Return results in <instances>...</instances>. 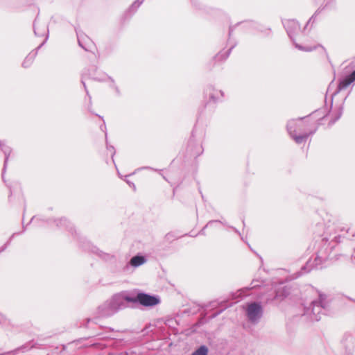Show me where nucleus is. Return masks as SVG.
<instances>
[{"label":"nucleus","mask_w":355,"mask_h":355,"mask_svg":"<svg viewBox=\"0 0 355 355\" xmlns=\"http://www.w3.org/2000/svg\"><path fill=\"white\" fill-rule=\"evenodd\" d=\"M139 303L146 306H155L159 302V300L155 296L140 293L137 295Z\"/></svg>","instance_id":"1"},{"label":"nucleus","mask_w":355,"mask_h":355,"mask_svg":"<svg viewBox=\"0 0 355 355\" xmlns=\"http://www.w3.org/2000/svg\"><path fill=\"white\" fill-rule=\"evenodd\" d=\"M261 315L262 310L259 304L254 303L249 306L248 309V315L251 320H256L259 318Z\"/></svg>","instance_id":"2"},{"label":"nucleus","mask_w":355,"mask_h":355,"mask_svg":"<svg viewBox=\"0 0 355 355\" xmlns=\"http://www.w3.org/2000/svg\"><path fill=\"white\" fill-rule=\"evenodd\" d=\"M354 81H355V70L350 75L346 76L344 79L340 80V82L339 83V88L340 89H345Z\"/></svg>","instance_id":"3"},{"label":"nucleus","mask_w":355,"mask_h":355,"mask_svg":"<svg viewBox=\"0 0 355 355\" xmlns=\"http://www.w3.org/2000/svg\"><path fill=\"white\" fill-rule=\"evenodd\" d=\"M146 259L144 257L136 256L131 259V264L135 267H138L144 263Z\"/></svg>","instance_id":"4"},{"label":"nucleus","mask_w":355,"mask_h":355,"mask_svg":"<svg viewBox=\"0 0 355 355\" xmlns=\"http://www.w3.org/2000/svg\"><path fill=\"white\" fill-rule=\"evenodd\" d=\"M208 349L206 346H201L197 351L193 352L192 355H207Z\"/></svg>","instance_id":"5"},{"label":"nucleus","mask_w":355,"mask_h":355,"mask_svg":"<svg viewBox=\"0 0 355 355\" xmlns=\"http://www.w3.org/2000/svg\"><path fill=\"white\" fill-rule=\"evenodd\" d=\"M305 137H306L305 136H300V137H294V139L297 143H301Z\"/></svg>","instance_id":"6"},{"label":"nucleus","mask_w":355,"mask_h":355,"mask_svg":"<svg viewBox=\"0 0 355 355\" xmlns=\"http://www.w3.org/2000/svg\"><path fill=\"white\" fill-rule=\"evenodd\" d=\"M123 299H124V297L122 296H116V297H115L114 300L122 301Z\"/></svg>","instance_id":"7"},{"label":"nucleus","mask_w":355,"mask_h":355,"mask_svg":"<svg viewBox=\"0 0 355 355\" xmlns=\"http://www.w3.org/2000/svg\"><path fill=\"white\" fill-rule=\"evenodd\" d=\"M125 300H126L127 301H128V302L132 301V300H131V299H130V298H128V297H125Z\"/></svg>","instance_id":"8"},{"label":"nucleus","mask_w":355,"mask_h":355,"mask_svg":"<svg viewBox=\"0 0 355 355\" xmlns=\"http://www.w3.org/2000/svg\"><path fill=\"white\" fill-rule=\"evenodd\" d=\"M290 24H291V25H293H293H295V23L294 21H291V22H290Z\"/></svg>","instance_id":"9"}]
</instances>
